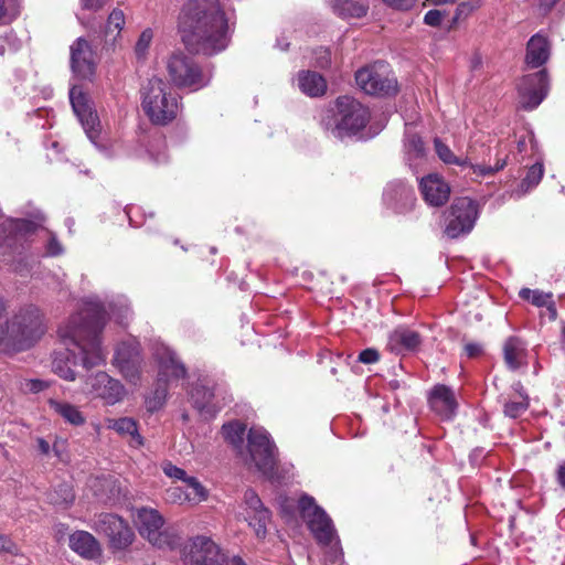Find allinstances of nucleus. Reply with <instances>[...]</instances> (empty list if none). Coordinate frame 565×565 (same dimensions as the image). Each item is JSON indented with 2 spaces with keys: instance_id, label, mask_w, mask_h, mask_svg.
Returning <instances> with one entry per match:
<instances>
[{
  "instance_id": "a878e982",
  "label": "nucleus",
  "mask_w": 565,
  "mask_h": 565,
  "mask_svg": "<svg viewBox=\"0 0 565 565\" xmlns=\"http://www.w3.org/2000/svg\"><path fill=\"white\" fill-rule=\"evenodd\" d=\"M503 359L507 366L516 371L526 364V347L518 337H509L503 344Z\"/></svg>"
},
{
  "instance_id": "052dcab7",
  "label": "nucleus",
  "mask_w": 565,
  "mask_h": 565,
  "mask_svg": "<svg viewBox=\"0 0 565 565\" xmlns=\"http://www.w3.org/2000/svg\"><path fill=\"white\" fill-rule=\"evenodd\" d=\"M45 387H46V385L44 384L43 381H40V380L30 381V390L33 392H40V391L44 390Z\"/></svg>"
},
{
  "instance_id": "6ab92c4d",
  "label": "nucleus",
  "mask_w": 565,
  "mask_h": 565,
  "mask_svg": "<svg viewBox=\"0 0 565 565\" xmlns=\"http://www.w3.org/2000/svg\"><path fill=\"white\" fill-rule=\"evenodd\" d=\"M419 190L425 202L435 207L445 205L451 192L450 185L437 173H430L422 178Z\"/></svg>"
},
{
  "instance_id": "09e8293b",
  "label": "nucleus",
  "mask_w": 565,
  "mask_h": 565,
  "mask_svg": "<svg viewBox=\"0 0 565 565\" xmlns=\"http://www.w3.org/2000/svg\"><path fill=\"white\" fill-rule=\"evenodd\" d=\"M387 7L397 11H409L412 10L417 0H382Z\"/></svg>"
},
{
  "instance_id": "f03ea898",
  "label": "nucleus",
  "mask_w": 565,
  "mask_h": 565,
  "mask_svg": "<svg viewBox=\"0 0 565 565\" xmlns=\"http://www.w3.org/2000/svg\"><path fill=\"white\" fill-rule=\"evenodd\" d=\"M177 29L189 53L211 57L227 49L234 23L230 22L221 0H185Z\"/></svg>"
},
{
  "instance_id": "423d86ee",
  "label": "nucleus",
  "mask_w": 565,
  "mask_h": 565,
  "mask_svg": "<svg viewBox=\"0 0 565 565\" xmlns=\"http://www.w3.org/2000/svg\"><path fill=\"white\" fill-rule=\"evenodd\" d=\"M169 83L178 89L198 92L210 85L212 74L182 51L172 52L166 61Z\"/></svg>"
},
{
  "instance_id": "20e7f679",
  "label": "nucleus",
  "mask_w": 565,
  "mask_h": 565,
  "mask_svg": "<svg viewBox=\"0 0 565 565\" xmlns=\"http://www.w3.org/2000/svg\"><path fill=\"white\" fill-rule=\"evenodd\" d=\"M44 330L39 309L30 307L20 310L0 330V348L6 352L29 349L40 339Z\"/></svg>"
},
{
  "instance_id": "9d476101",
  "label": "nucleus",
  "mask_w": 565,
  "mask_h": 565,
  "mask_svg": "<svg viewBox=\"0 0 565 565\" xmlns=\"http://www.w3.org/2000/svg\"><path fill=\"white\" fill-rule=\"evenodd\" d=\"M135 524L139 534L159 548H174L179 545L180 537L162 530L164 520L162 515L152 508H139L136 510Z\"/></svg>"
},
{
  "instance_id": "cd10ccee",
  "label": "nucleus",
  "mask_w": 565,
  "mask_h": 565,
  "mask_svg": "<svg viewBox=\"0 0 565 565\" xmlns=\"http://www.w3.org/2000/svg\"><path fill=\"white\" fill-rule=\"evenodd\" d=\"M300 90L310 97H320L327 92V81L322 75L312 71H301L298 74Z\"/></svg>"
},
{
  "instance_id": "0e129e2a",
  "label": "nucleus",
  "mask_w": 565,
  "mask_h": 565,
  "mask_svg": "<svg viewBox=\"0 0 565 565\" xmlns=\"http://www.w3.org/2000/svg\"><path fill=\"white\" fill-rule=\"evenodd\" d=\"M7 9L4 7V0H0V21L6 17Z\"/></svg>"
},
{
  "instance_id": "393cba45",
  "label": "nucleus",
  "mask_w": 565,
  "mask_h": 565,
  "mask_svg": "<svg viewBox=\"0 0 565 565\" xmlns=\"http://www.w3.org/2000/svg\"><path fill=\"white\" fill-rule=\"evenodd\" d=\"M70 547L78 555L93 559L100 555L98 541L86 531H76L70 535Z\"/></svg>"
},
{
  "instance_id": "c85d7f7f",
  "label": "nucleus",
  "mask_w": 565,
  "mask_h": 565,
  "mask_svg": "<svg viewBox=\"0 0 565 565\" xmlns=\"http://www.w3.org/2000/svg\"><path fill=\"white\" fill-rule=\"evenodd\" d=\"M214 397L213 388L202 384L196 383L191 391V401L193 406L201 413L213 416L217 408L212 404Z\"/></svg>"
},
{
  "instance_id": "9b49d317",
  "label": "nucleus",
  "mask_w": 565,
  "mask_h": 565,
  "mask_svg": "<svg viewBox=\"0 0 565 565\" xmlns=\"http://www.w3.org/2000/svg\"><path fill=\"white\" fill-rule=\"evenodd\" d=\"M248 451L257 469L269 480L277 477V447L262 429L250 428L247 434Z\"/></svg>"
},
{
  "instance_id": "2eb2a0df",
  "label": "nucleus",
  "mask_w": 565,
  "mask_h": 565,
  "mask_svg": "<svg viewBox=\"0 0 565 565\" xmlns=\"http://www.w3.org/2000/svg\"><path fill=\"white\" fill-rule=\"evenodd\" d=\"M71 68L82 79L92 81L96 74V52L90 43L84 39H76L70 47Z\"/></svg>"
},
{
  "instance_id": "69168bd1",
  "label": "nucleus",
  "mask_w": 565,
  "mask_h": 565,
  "mask_svg": "<svg viewBox=\"0 0 565 565\" xmlns=\"http://www.w3.org/2000/svg\"><path fill=\"white\" fill-rule=\"evenodd\" d=\"M561 341H562V344L565 347V324L562 327Z\"/></svg>"
},
{
  "instance_id": "774afa93",
  "label": "nucleus",
  "mask_w": 565,
  "mask_h": 565,
  "mask_svg": "<svg viewBox=\"0 0 565 565\" xmlns=\"http://www.w3.org/2000/svg\"><path fill=\"white\" fill-rule=\"evenodd\" d=\"M459 21H460V20H456V14H455V15H454V18H452V21H451V24H450L449 29L455 28V25H456Z\"/></svg>"
},
{
  "instance_id": "79ce46f5",
  "label": "nucleus",
  "mask_w": 565,
  "mask_h": 565,
  "mask_svg": "<svg viewBox=\"0 0 565 565\" xmlns=\"http://www.w3.org/2000/svg\"><path fill=\"white\" fill-rule=\"evenodd\" d=\"M529 403L525 399L508 401L504 403V414L511 418L520 417L526 409Z\"/></svg>"
},
{
  "instance_id": "2f4dec72",
  "label": "nucleus",
  "mask_w": 565,
  "mask_h": 565,
  "mask_svg": "<svg viewBox=\"0 0 565 565\" xmlns=\"http://www.w3.org/2000/svg\"><path fill=\"white\" fill-rule=\"evenodd\" d=\"M245 433L246 425L238 420L230 422L222 426L224 439L236 449H242Z\"/></svg>"
},
{
  "instance_id": "4d7b16f0",
  "label": "nucleus",
  "mask_w": 565,
  "mask_h": 565,
  "mask_svg": "<svg viewBox=\"0 0 565 565\" xmlns=\"http://www.w3.org/2000/svg\"><path fill=\"white\" fill-rule=\"evenodd\" d=\"M62 253V246L55 237H52L47 243V254L57 256Z\"/></svg>"
},
{
  "instance_id": "a18cd8bd",
  "label": "nucleus",
  "mask_w": 565,
  "mask_h": 565,
  "mask_svg": "<svg viewBox=\"0 0 565 565\" xmlns=\"http://www.w3.org/2000/svg\"><path fill=\"white\" fill-rule=\"evenodd\" d=\"M244 499L248 509L250 510V513L258 511V509H265L259 497L252 489L245 491Z\"/></svg>"
},
{
  "instance_id": "473e14b6",
  "label": "nucleus",
  "mask_w": 565,
  "mask_h": 565,
  "mask_svg": "<svg viewBox=\"0 0 565 565\" xmlns=\"http://www.w3.org/2000/svg\"><path fill=\"white\" fill-rule=\"evenodd\" d=\"M125 25V14L120 9H114L108 15L104 30L105 41L115 43Z\"/></svg>"
},
{
  "instance_id": "f3484780",
  "label": "nucleus",
  "mask_w": 565,
  "mask_h": 565,
  "mask_svg": "<svg viewBox=\"0 0 565 565\" xmlns=\"http://www.w3.org/2000/svg\"><path fill=\"white\" fill-rule=\"evenodd\" d=\"M142 358L139 348L129 343L118 345L114 364L118 367L121 375L130 383L137 384L141 375Z\"/></svg>"
},
{
  "instance_id": "6e6d98bb",
  "label": "nucleus",
  "mask_w": 565,
  "mask_h": 565,
  "mask_svg": "<svg viewBox=\"0 0 565 565\" xmlns=\"http://www.w3.org/2000/svg\"><path fill=\"white\" fill-rule=\"evenodd\" d=\"M60 491L63 492V502L68 505L71 503H73L74 499H75V495L72 491V488L67 484H61L60 486Z\"/></svg>"
},
{
  "instance_id": "58836bf2",
  "label": "nucleus",
  "mask_w": 565,
  "mask_h": 565,
  "mask_svg": "<svg viewBox=\"0 0 565 565\" xmlns=\"http://www.w3.org/2000/svg\"><path fill=\"white\" fill-rule=\"evenodd\" d=\"M519 296L521 299L530 301L536 307L547 306L552 298L551 294H544L543 291L532 290L530 288H522Z\"/></svg>"
},
{
  "instance_id": "b1692460",
  "label": "nucleus",
  "mask_w": 565,
  "mask_h": 565,
  "mask_svg": "<svg viewBox=\"0 0 565 565\" xmlns=\"http://www.w3.org/2000/svg\"><path fill=\"white\" fill-rule=\"evenodd\" d=\"M107 427L115 430L119 436L128 438V444L132 448L143 446V437L139 434L138 422L131 417H120L107 420Z\"/></svg>"
},
{
  "instance_id": "1a4fd4ad",
  "label": "nucleus",
  "mask_w": 565,
  "mask_h": 565,
  "mask_svg": "<svg viewBox=\"0 0 565 565\" xmlns=\"http://www.w3.org/2000/svg\"><path fill=\"white\" fill-rule=\"evenodd\" d=\"M185 565H247L241 556L230 558L220 546L206 536H196L184 547Z\"/></svg>"
},
{
  "instance_id": "a19ab883",
  "label": "nucleus",
  "mask_w": 565,
  "mask_h": 565,
  "mask_svg": "<svg viewBox=\"0 0 565 565\" xmlns=\"http://www.w3.org/2000/svg\"><path fill=\"white\" fill-rule=\"evenodd\" d=\"M152 39L153 32L149 28L143 30L139 35L138 41L135 45V53L139 60H143L147 56Z\"/></svg>"
},
{
  "instance_id": "7ed1b4c3",
  "label": "nucleus",
  "mask_w": 565,
  "mask_h": 565,
  "mask_svg": "<svg viewBox=\"0 0 565 565\" xmlns=\"http://www.w3.org/2000/svg\"><path fill=\"white\" fill-rule=\"evenodd\" d=\"M370 119L369 107L352 96L342 95L334 100V107L322 117L321 126L334 138L343 139L361 132Z\"/></svg>"
},
{
  "instance_id": "c03bdc74",
  "label": "nucleus",
  "mask_w": 565,
  "mask_h": 565,
  "mask_svg": "<svg viewBox=\"0 0 565 565\" xmlns=\"http://www.w3.org/2000/svg\"><path fill=\"white\" fill-rule=\"evenodd\" d=\"M162 470H163V472L166 473V476H168V477H170V478L178 479V480H182V481H184V482H185V481H186V479L189 478V477L186 476V472H185L183 469H181V468H179V467H177V466L172 465V463H171V462H169V461H168V462H164V463L162 465Z\"/></svg>"
},
{
  "instance_id": "f704fd0d",
  "label": "nucleus",
  "mask_w": 565,
  "mask_h": 565,
  "mask_svg": "<svg viewBox=\"0 0 565 565\" xmlns=\"http://www.w3.org/2000/svg\"><path fill=\"white\" fill-rule=\"evenodd\" d=\"M36 230V224L33 221L24 220V218H18V220H10L7 223H3L0 227V231L3 234H14V235H22V234H31L34 233Z\"/></svg>"
},
{
  "instance_id": "4be33fe9",
  "label": "nucleus",
  "mask_w": 565,
  "mask_h": 565,
  "mask_svg": "<svg viewBox=\"0 0 565 565\" xmlns=\"http://www.w3.org/2000/svg\"><path fill=\"white\" fill-rule=\"evenodd\" d=\"M428 402L433 412L444 420L451 419L458 407L454 392L444 384L434 386L429 394Z\"/></svg>"
},
{
  "instance_id": "4c0bfd02",
  "label": "nucleus",
  "mask_w": 565,
  "mask_h": 565,
  "mask_svg": "<svg viewBox=\"0 0 565 565\" xmlns=\"http://www.w3.org/2000/svg\"><path fill=\"white\" fill-rule=\"evenodd\" d=\"M404 147L409 159H419L425 156V143L417 134H408Z\"/></svg>"
},
{
  "instance_id": "a211bd4d",
  "label": "nucleus",
  "mask_w": 565,
  "mask_h": 565,
  "mask_svg": "<svg viewBox=\"0 0 565 565\" xmlns=\"http://www.w3.org/2000/svg\"><path fill=\"white\" fill-rule=\"evenodd\" d=\"M435 151L438 158L446 164H456L460 167H469L473 173L481 177L493 175L495 172L502 170L507 166V160H498L494 167L486 164H475L468 158L461 160L455 156L451 149L444 143L439 138L434 139Z\"/></svg>"
},
{
  "instance_id": "dca6fc26",
  "label": "nucleus",
  "mask_w": 565,
  "mask_h": 565,
  "mask_svg": "<svg viewBox=\"0 0 565 565\" xmlns=\"http://www.w3.org/2000/svg\"><path fill=\"white\" fill-rule=\"evenodd\" d=\"M86 387L88 393L104 401L107 405H115L122 401L126 390L124 385L105 372H97L87 377Z\"/></svg>"
},
{
  "instance_id": "72a5a7b5",
  "label": "nucleus",
  "mask_w": 565,
  "mask_h": 565,
  "mask_svg": "<svg viewBox=\"0 0 565 565\" xmlns=\"http://www.w3.org/2000/svg\"><path fill=\"white\" fill-rule=\"evenodd\" d=\"M167 396H168V383L164 382L162 379L161 380L157 379L154 390L146 398L147 409L151 413L159 411L166 404Z\"/></svg>"
},
{
  "instance_id": "c756f323",
  "label": "nucleus",
  "mask_w": 565,
  "mask_h": 565,
  "mask_svg": "<svg viewBox=\"0 0 565 565\" xmlns=\"http://www.w3.org/2000/svg\"><path fill=\"white\" fill-rule=\"evenodd\" d=\"M333 11L341 18H362L369 10L363 0H333Z\"/></svg>"
},
{
  "instance_id": "39448f33",
  "label": "nucleus",
  "mask_w": 565,
  "mask_h": 565,
  "mask_svg": "<svg viewBox=\"0 0 565 565\" xmlns=\"http://www.w3.org/2000/svg\"><path fill=\"white\" fill-rule=\"evenodd\" d=\"M140 93L141 107L151 124L166 126L177 118L179 99L166 81L153 76L142 86Z\"/></svg>"
},
{
  "instance_id": "0eeeda50",
  "label": "nucleus",
  "mask_w": 565,
  "mask_h": 565,
  "mask_svg": "<svg viewBox=\"0 0 565 565\" xmlns=\"http://www.w3.org/2000/svg\"><path fill=\"white\" fill-rule=\"evenodd\" d=\"M356 85L367 95L386 97L398 92L397 79L388 63L376 61L355 72Z\"/></svg>"
},
{
  "instance_id": "aec40b11",
  "label": "nucleus",
  "mask_w": 565,
  "mask_h": 565,
  "mask_svg": "<svg viewBox=\"0 0 565 565\" xmlns=\"http://www.w3.org/2000/svg\"><path fill=\"white\" fill-rule=\"evenodd\" d=\"M158 363V380L169 383L170 380H182L186 376L184 364L178 359L177 354L167 347H160L154 353Z\"/></svg>"
},
{
  "instance_id": "c9c22d12",
  "label": "nucleus",
  "mask_w": 565,
  "mask_h": 565,
  "mask_svg": "<svg viewBox=\"0 0 565 565\" xmlns=\"http://www.w3.org/2000/svg\"><path fill=\"white\" fill-rule=\"evenodd\" d=\"M544 175V167L542 163L536 162L526 172V175L520 183V191L522 194L527 193L530 190L535 188Z\"/></svg>"
},
{
  "instance_id": "37998d69",
  "label": "nucleus",
  "mask_w": 565,
  "mask_h": 565,
  "mask_svg": "<svg viewBox=\"0 0 565 565\" xmlns=\"http://www.w3.org/2000/svg\"><path fill=\"white\" fill-rule=\"evenodd\" d=\"M481 0L462 1L456 8V20L467 19L475 10L481 7Z\"/></svg>"
},
{
  "instance_id": "603ef678",
  "label": "nucleus",
  "mask_w": 565,
  "mask_h": 565,
  "mask_svg": "<svg viewBox=\"0 0 565 565\" xmlns=\"http://www.w3.org/2000/svg\"><path fill=\"white\" fill-rule=\"evenodd\" d=\"M167 494H168V498L170 500H172L173 502H180V503L184 502V501L191 502L188 491L183 490L181 487L170 488L167 491Z\"/></svg>"
},
{
  "instance_id": "338daca9",
  "label": "nucleus",
  "mask_w": 565,
  "mask_h": 565,
  "mask_svg": "<svg viewBox=\"0 0 565 565\" xmlns=\"http://www.w3.org/2000/svg\"><path fill=\"white\" fill-rule=\"evenodd\" d=\"M6 311V306L2 301V299L0 298V318L2 317V313Z\"/></svg>"
},
{
  "instance_id": "8fccbe9b",
  "label": "nucleus",
  "mask_w": 565,
  "mask_h": 565,
  "mask_svg": "<svg viewBox=\"0 0 565 565\" xmlns=\"http://www.w3.org/2000/svg\"><path fill=\"white\" fill-rule=\"evenodd\" d=\"M443 17H444V13L440 10H437V9L429 10L424 15V23L429 26L437 28L441 24Z\"/></svg>"
},
{
  "instance_id": "3c124183",
  "label": "nucleus",
  "mask_w": 565,
  "mask_h": 565,
  "mask_svg": "<svg viewBox=\"0 0 565 565\" xmlns=\"http://www.w3.org/2000/svg\"><path fill=\"white\" fill-rule=\"evenodd\" d=\"M316 65L327 68L331 65V52L329 49H319L316 51Z\"/></svg>"
},
{
  "instance_id": "412c9836",
  "label": "nucleus",
  "mask_w": 565,
  "mask_h": 565,
  "mask_svg": "<svg viewBox=\"0 0 565 565\" xmlns=\"http://www.w3.org/2000/svg\"><path fill=\"white\" fill-rule=\"evenodd\" d=\"M422 342L423 338L417 331L399 326L388 334L386 349L394 354H403L418 350Z\"/></svg>"
},
{
  "instance_id": "bf43d9fd",
  "label": "nucleus",
  "mask_w": 565,
  "mask_h": 565,
  "mask_svg": "<svg viewBox=\"0 0 565 565\" xmlns=\"http://www.w3.org/2000/svg\"><path fill=\"white\" fill-rule=\"evenodd\" d=\"M36 444H38V450L40 451V454L49 455L51 446L44 438L39 437L36 439Z\"/></svg>"
},
{
  "instance_id": "ea45409f",
  "label": "nucleus",
  "mask_w": 565,
  "mask_h": 565,
  "mask_svg": "<svg viewBox=\"0 0 565 565\" xmlns=\"http://www.w3.org/2000/svg\"><path fill=\"white\" fill-rule=\"evenodd\" d=\"M185 483H186L188 488L190 489V491H188V493H189V498H190L191 502L199 503L201 501L206 500L207 492H206L205 488L201 484V482L195 477H189L186 479Z\"/></svg>"
},
{
  "instance_id": "ddd939ff",
  "label": "nucleus",
  "mask_w": 565,
  "mask_h": 565,
  "mask_svg": "<svg viewBox=\"0 0 565 565\" xmlns=\"http://www.w3.org/2000/svg\"><path fill=\"white\" fill-rule=\"evenodd\" d=\"M96 529L107 537L109 548L113 551L127 550L136 539L135 532L128 522L114 513H100Z\"/></svg>"
},
{
  "instance_id": "e433bc0d",
  "label": "nucleus",
  "mask_w": 565,
  "mask_h": 565,
  "mask_svg": "<svg viewBox=\"0 0 565 565\" xmlns=\"http://www.w3.org/2000/svg\"><path fill=\"white\" fill-rule=\"evenodd\" d=\"M248 523L254 527L257 537H265L267 533V524L270 521V511L265 509H258L256 512L248 514Z\"/></svg>"
},
{
  "instance_id": "de8ad7c7",
  "label": "nucleus",
  "mask_w": 565,
  "mask_h": 565,
  "mask_svg": "<svg viewBox=\"0 0 565 565\" xmlns=\"http://www.w3.org/2000/svg\"><path fill=\"white\" fill-rule=\"evenodd\" d=\"M380 352L374 348H367L360 352L358 361L363 364H373L380 361Z\"/></svg>"
},
{
  "instance_id": "680f3d73",
  "label": "nucleus",
  "mask_w": 565,
  "mask_h": 565,
  "mask_svg": "<svg viewBox=\"0 0 565 565\" xmlns=\"http://www.w3.org/2000/svg\"><path fill=\"white\" fill-rule=\"evenodd\" d=\"M559 0H540V7L545 11L548 12L552 10V8L558 2Z\"/></svg>"
},
{
  "instance_id": "5fc2aeb1",
  "label": "nucleus",
  "mask_w": 565,
  "mask_h": 565,
  "mask_svg": "<svg viewBox=\"0 0 565 565\" xmlns=\"http://www.w3.org/2000/svg\"><path fill=\"white\" fill-rule=\"evenodd\" d=\"M106 3V0H82L83 8L86 10L98 11Z\"/></svg>"
},
{
  "instance_id": "864d4df0",
  "label": "nucleus",
  "mask_w": 565,
  "mask_h": 565,
  "mask_svg": "<svg viewBox=\"0 0 565 565\" xmlns=\"http://www.w3.org/2000/svg\"><path fill=\"white\" fill-rule=\"evenodd\" d=\"M463 351H465V354L469 359H475V358H478V356H480L482 354L483 349H482L481 344L476 343V342H470V343H467L463 347Z\"/></svg>"
},
{
  "instance_id": "e2e57ef3",
  "label": "nucleus",
  "mask_w": 565,
  "mask_h": 565,
  "mask_svg": "<svg viewBox=\"0 0 565 565\" xmlns=\"http://www.w3.org/2000/svg\"><path fill=\"white\" fill-rule=\"evenodd\" d=\"M433 6H443L447 3H455L457 0H426Z\"/></svg>"
},
{
  "instance_id": "f257e3e1",
  "label": "nucleus",
  "mask_w": 565,
  "mask_h": 565,
  "mask_svg": "<svg viewBox=\"0 0 565 565\" xmlns=\"http://www.w3.org/2000/svg\"><path fill=\"white\" fill-rule=\"evenodd\" d=\"M106 322L107 312L102 303L85 302L79 312L58 328L65 351L55 354L53 372L66 381H74L76 374L71 364L76 365L81 361L87 370L103 364L105 355L100 347V334Z\"/></svg>"
},
{
  "instance_id": "f8f14e48",
  "label": "nucleus",
  "mask_w": 565,
  "mask_h": 565,
  "mask_svg": "<svg viewBox=\"0 0 565 565\" xmlns=\"http://www.w3.org/2000/svg\"><path fill=\"white\" fill-rule=\"evenodd\" d=\"M298 507L318 544L330 546L334 540H338L332 520L312 497L303 494L299 499Z\"/></svg>"
},
{
  "instance_id": "4468645a",
  "label": "nucleus",
  "mask_w": 565,
  "mask_h": 565,
  "mask_svg": "<svg viewBox=\"0 0 565 565\" xmlns=\"http://www.w3.org/2000/svg\"><path fill=\"white\" fill-rule=\"evenodd\" d=\"M548 88V73L545 68L524 75L518 84L521 108L535 109L546 97Z\"/></svg>"
},
{
  "instance_id": "49530a36",
  "label": "nucleus",
  "mask_w": 565,
  "mask_h": 565,
  "mask_svg": "<svg viewBox=\"0 0 565 565\" xmlns=\"http://www.w3.org/2000/svg\"><path fill=\"white\" fill-rule=\"evenodd\" d=\"M3 553L19 555L20 550L15 542H13L8 535L0 534V554Z\"/></svg>"
},
{
  "instance_id": "7c9ffc66",
  "label": "nucleus",
  "mask_w": 565,
  "mask_h": 565,
  "mask_svg": "<svg viewBox=\"0 0 565 565\" xmlns=\"http://www.w3.org/2000/svg\"><path fill=\"white\" fill-rule=\"evenodd\" d=\"M51 408L60 415L66 423L73 426H82L86 422V417L79 411V408L73 404L66 402H57L50 399Z\"/></svg>"
},
{
  "instance_id": "bb28decb",
  "label": "nucleus",
  "mask_w": 565,
  "mask_h": 565,
  "mask_svg": "<svg viewBox=\"0 0 565 565\" xmlns=\"http://www.w3.org/2000/svg\"><path fill=\"white\" fill-rule=\"evenodd\" d=\"M70 100L73 107V110L78 116L83 125L94 126L97 116L93 114L92 108L89 106V100L86 94L83 93L82 88L78 86H73L70 90Z\"/></svg>"
},
{
  "instance_id": "6e6552de",
  "label": "nucleus",
  "mask_w": 565,
  "mask_h": 565,
  "mask_svg": "<svg viewBox=\"0 0 565 565\" xmlns=\"http://www.w3.org/2000/svg\"><path fill=\"white\" fill-rule=\"evenodd\" d=\"M443 216L444 234L450 239H456L473 230L479 216L478 203L467 196L456 198Z\"/></svg>"
},
{
  "instance_id": "13d9d810",
  "label": "nucleus",
  "mask_w": 565,
  "mask_h": 565,
  "mask_svg": "<svg viewBox=\"0 0 565 565\" xmlns=\"http://www.w3.org/2000/svg\"><path fill=\"white\" fill-rule=\"evenodd\" d=\"M555 478L559 487L565 489V460L557 466Z\"/></svg>"
},
{
  "instance_id": "5701e85b",
  "label": "nucleus",
  "mask_w": 565,
  "mask_h": 565,
  "mask_svg": "<svg viewBox=\"0 0 565 565\" xmlns=\"http://www.w3.org/2000/svg\"><path fill=\"white\" fill-rule=\"evenodd\" d=\"M551 56V42L541 32L535 33L526 43L525 64L530 68H539L546 64Z\"/></svg>"
}]
</instances>
